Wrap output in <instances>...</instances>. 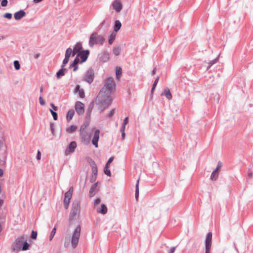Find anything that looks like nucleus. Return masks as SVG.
I'll return each instance as SVG.
<instances>
[{"label":"nucleus","instance_id":"obj_1","mask_svg":"<svg viewBox=\"0 0 253 253\" xmlns=\"http://www.w3.org/2000/svg\"><path fill=\"white\" fill-rule=\"evenodd\" d=\"M81 227L80 225H78L74 230L72 236H66L65 237L64 247L68 248L69 246L73 249L77 248L80 237Z\"/></svg>","mask_w":253,"mask_h":253},{"label":"nucleus","instance_id":"obj_2","mask_svg":"<svg viewBox=\"0 0 253 253\" xmlns=\"http://www.w3.org/2000/svg\"><path fill=\"white\" fill-rule=\"evenodd\" d=\"M97 101L100 112L102 113L111 104L112 98L110 95L99 92L97 96Z\"/></svg>","mask_w":253,"mask_h":253},{"label":"nucleus","instance_id":"obj_3","mask_svg":"<svg viewBox=\"0 0 253 253\" xmlns=\"http://www.w3.org/2000/svg\"><path fill=\"white\" fill-rule=\"evenodd\" d=\"M30 244L26 241L24 236L17 238L12 246L13 251H19L20 250L26 251L29 250Z\"/></svg>","mask_w":253,"mask_h":253},{"label":"nucleus","instance_id":"obj_4","mask_svg":"<svg viewBox=\"0 0 253 253\" xmlns=\"http://www.w3.org/2000/svg\"><path fill=\"white\" fill-rule=\"evenodd\" d=\"M115 84L113 79L111 77L108 78L105 82L104 86L100 90V92L107 93L110 95L115 90Z\"/></svg>","mask_w":253,"mask_h":253},{"label":"nucleus","instance_id":"obj_5","mask_svg":"<svg viewBox=\"0 0 253 253\" xmlns=\"http://www.w3.org/2000/svg\"><path fill=\"white\" fill-rule=\"evenodd\" d=\"M87 125L84 124L80 127V138L81 141L84 144L87 145L90 142L91 134L86 130Z\"/></svg>","mask_w":253,"mask_h":253},{"label":"nucleus","instance_id":"obj_6","mask_svg":"<svg viewBox=\"0 0 253 253\" xmlns=\"http://www.w3.org/2000/svg\"><path fill=\"white\" fill-rule=\"evenodd\" d=\"M105 41V39L101 35H98L97 33H93L91 34L89 40V45L90 47H93L94 45L99 44H103Z\"/></svg>","mask_w":253,"mask_h":253},{"label":"nucleus","instance_id":"obj_7","mask_svg":"<svg viewBox=\"0 0 253 253\" xmlns=\"http://www.w3.org/2000/svg\"><path fill=\"white\" fill-rule=\"evenodd\" d=\"M80 210V202L78 201H74L73 203L72 209L70 214V219H73L79 213Z\"/></svg>","mask_w":253,"mask_h":253},{"label":"nucleus","instance_id":"obj_8","mask_svg":"<svg viewBox=\"0 0 253 253\" xmlns=\"http://www.w3.org/2000/svg\"><path fill=\"white\" fill-rule=\"evenodd\" d=\"M73 191V187H71L69 190L66 192L65 194V197L64 199V205L66 209H67L69 207L70 199L72 198V192Z\"/></svg>","mask_w":253,"mask_h":253},{"label":"nucleus","instance_id":"obj_9","mask_svg":"<svg viewBox=\"0 0 253 253\" xmlns=\"http://www.w3.org/2000/svg\"><path fill=\"white\" fill-rule=\"evenodd\" d=\"M212 233L209 232L207 235L206 240V252L205 253H210V251L211 246Z\"/></svg>","mask_w":253,"mask_h":253},{"label":"nucleus","instance_id":"obj_10","mask_svg":"<svg viewBox=\"0 0 253 253\" xmlns=\"http://www.w3.org/2000/svg\"><path fill=\"white\" fill-rule=\"evenodd\" d=\"M77 148V143L76 141H72L69 144L68 147L65 151V155L68 156L71 153H73L75 152L76 148Z\"/></svg>","mask_w":253,"mask_h":253},{"label":"nucleus","instance_id":"obj_11","mask_svg":"<svg viewBox=\"0 0 253 253\" xmlns=\"http://www.w3.org/2000/svg\"><path fill=\"white\" fill-rule=\"evenodd\" d=\"M100 130L98 129H95L93 132V136L91 140L92 144L95 148L98 147V142L99 139Z\"/></svg>","mask_w":253,"mask_h":253},{"label":"nucleus","instance_id":"obj_12","mask_svg":"<svg viewBox=\"0 0 253 253\" xmlns=\"http://www.w3.org/2000/svg\"><path fill=\"white\" fill-rule=\"evenodd\" d=\"M94 79V73L93 71L90 69L87 71L85 73L84 80L89 84L93 82Z\"/></svg>","mask_w":253,"mask_h":253},{"label":"nucleus","instance_id":"obj_13","mask_svg":"<svg viewBox=\"0 0 253 253\" xmlns=\"http://www.w3.org/2000/svg\"><path fill=\"white\" fill-rule=\"evenodd\" d=\"M75 109L79 115H83L84 112V105L82 102L77 101L75 104Z\"/></svg>","mask_w":253,"mask_h":253},{"label":"nucleus","instance_id":"obj_14","mask_svg":"<svg viewBox=\"0 0 253 253\" xmlns=\"http://www.w3.org/2000/svg\"><path fill=\"white\" fill-rule=\"evenodd\" d=\"M89 53V50H86L82 51L77 54V56L81 59V63H83L87 60Z\"/></svg>","mask_w":253,"mask_h":253},{"label":"nucleus","instance_id":"obj_15","mask_svg":"<svg viewBox=\"0 0 253 253\" xmlns=\"http://www.w3.org/2000/svg\"><path fill=\"white\" fill-rule=\"evenodd\" d=\"M112 6L113 9L117 12H120L123 8V6L120 0H115L112 3Z\"/></svg>","mask_w":253,"mask_h":253},{"label":"nucleus","instance_id":"obj_16","mask_svg":"<svg viewBox=\"0 0 253 253\" xmlns=\"http://www.w3.org/2000/svg\"><path fill=\"white\" fill-rule=\"evenodd\" d=\"M82 49V45L81 43L80 42H77L76 44L74 46L73 49H72L73 51V56H74L78 53L81 52V50Z\"/></svg>","mask_w":253,"mask_h":253},{"label":"nucleus","instance_id":"obj_17","mask_svg":"<svg viewBox=\"0 0 253 253\" xmlns=\"http://www.w3.org/2000/svg\"><path fill=\"white\" fill-rule=\"evenodd\" d=\"M26 15V12L23 10H20L16 12L14 14V17L15 20H19Z\"/></svg>","mask_w":253,"mask_h":253},{"label":"nucleus","instance_id":"obj_18","mask_svg":"<svg viewBox=\"0 0 253 253\" xmlns=\"http://www.w3.org/2000/svg\"><path fill=\"white\" fill-rule=\"evenodd\" d=\"M96 211L98 213L105 214L107 212V208L105 204H102L101 205L100 207L96 208Z\"/></svg>","mask_w":253,"mask_h":253},{"label":"nucleus","instance_id":"obj_19","mask_svg":"<svg viewBox=\"0 0 253 253\" xmlns=\"http://www.w3.org/2000/svg\"><path fill=\"white\" fill-rule=\"evenodd\" d=\"M67 70L64 68L61 67V69L57 72L56 77L58 79H60L62 76L65 75Z\"/></svg>","mask_w":253,"mask_h":253},{"label":"nucleus","instance_id":"obj_20","mask_svg":"<svg viewBox=\"0 0 253 253\" xmlns=\"http://www.w3.org/2000/svg\"><path fill=\"white\" fill-rule=\"evenodd\" d=\"M75 90L77 92H78L80 97L82 98L84 97V92L83 89L80 88V86L79 85H77L76 87Z\"/></svg>","mask_w":253,"mask_h":253},{"label":"nucleus","instance_id":"obj_21","mask_svg":"<svg viewBox=\"0 0 253 253\" xmlns=\"http://www.w3.org/2000/svg\"><path fill=\"white\" fill-rule=\"evenodd\" d=\"M75 114V111L73 109L69 110L66 115V119L68 122H69L73 118Z\"/></svg>","mask_w":253,"mask_h":253},{"label":"nucleus","instance_id":"obj_22","mask_svg":"<svg viewBox=\"0 0 253 253\" xmlns=\"http://www.w3.org/2000/svg\"><path fill=\"white\" fill-rule=\"evenodd\" d=\"M162 95H164L168 100H171L172 98V95L169 88H165Z\"/></svg>","mask_w":253,"mask_h":253},{"label":"nucleus","instance_id":"obj_23","mask_svg":"<svg viewBox=\"0 0 253 253\" xmlns=\"http://www.w3.org/2000/svg\"><path fill=\"white\" fill-rule=\"evenodd\" d=\"M97 183L93 184L90 187L89 192V195L90 197H92L95 193V190L97 187Z\"/></svg>","mask_w":253,"mask_h":253},{"label":"nucleus","instance_id":"obj_24","mask_svg":"<svg viewBox=\"0 0 253 253\" xmlns=\"http://www.w3.org/2000/svg\"><path fill=\"white\" fill-rule=\"evenodd\" d=\"M219 175L218 171L216 170L215 169L212 172L211 175V179L212 180H216Z\"/></svg>","mask_w":253,"mask_h":253},{"label":"nucleus","instance_id":"obj_25","mask_svg":"<svg viewBox=\"0 0 253 253\" xmlns=\"http://www.w3.org/2000/svg\"><path fill=\"white\" fill-rule=\"evenodd\" d=\"M100 58L102 61L106 62L109 59V54L106 52H104Z\"/></svg>","mask_w":253,"mask_h":253},{"label":"nucleus","instance_id":"obj_26","mask_svg":"<svg viewBox=\"0 0 253 253\" xmlns=\"http://www.w3.org/2000/svg\"><path fill=\"white\" fill-rule=\"evenodd\" d=\"M139 178L137 180L136 186H135V197L136 200V201L138 200V197H139Z\"/></svg>","mask_w":253,"mask_h":253},{"label":"nucleus","instance_id":"obj_27","mask_svg":"<svg viewBox=\"0 0 253 253\" xmlns=\"http://www.w3.org/2000/svg\"><path fill=\"white\" fill-rule=\"evenodd\" d=\"M77 129V126L74 125H72L66 128V131L68 133H72L75 131Z\"/></svg>","mask_w":253,"mask_h":253},{"label":"nucleus","instance_id":"obj_28","mask_svg":"<svg viewBox=\"0 0 253 253\" xmlns=\"http://www.w3.org/2000/svg\"><path fill=\"white\" fill-rule=\"evenodd\" d=\"M71 55L73 56L72 49L70 47H69L66 50L65 57L69 59Z\"/></svg>","mask_w":253,"mask_h":253},{"label":"nucleus","instance_id":"obj_29","mask_svg":"<svg viewBox=\"0 0 253 253\" xmlns=\"http://www.w3.org/2000/svg\"><path fill=\"white\" fill-rule=\"evenodd\" d=\"M121 26L122 24L120 21L116 20L115 22L114 31L116 32L119 31L120 29Z\"/></svg>","mask_w":253,"mask_h":253},{"label":"nucleus","instance_id":"obj_30","mask_svg":"<svg viewBox=\"0 0 253 253\" xmlns=\"http://www.w3.org/2000/svg\"><path fill=\"white\" fill-rule=\"evenodd\" d=\"M122 68L120 67H116V75L117 79H119L122 75Z\"/></svg>","mask_w":253,"mask_h":253},{"label":"nucleus","instance_id":"obj_31","mask_svg":"<svg viewBox=\"0 0 253 253\" xmlns=\"http://www.w3.org/2000/svg\"><path fill=\"white\" fill-rule=\"evenodd\" d=\"M116 37V34L114 33H112L111 35L110 36L109 39V43L110 44H112L113 41H114Z\"/></svg>","mask_w":253,"mask_h":253},{"label":"nucleus","instance_id":"obj_32","mask_svg":"<svg viewBox=\"0 0 253 253\" xmlns=\"http://www.w3.org/2000/svg\"><path fill=\"white\" fill-rule=\"evenodd\" d=\"M104 172L107 176H111V171L109 169V166L105 165L104 169Z\"/></svg>","mask_w":253,"mask_h":253},{"label":"nucleus","instance_id":"obj_33","mask_svg":"<svg viewBox=\"0 0 253 253\" xmlns=\"http://www.w3.org/2000/svg\"><path fill=\"white\" fill-rule=\"evenodd\" d=\"M113 52L115 56H118L120 53V48L119 47L114 48Z\"/></svg>","mask_w":253,"mask_h":253},{"label":"nucleus","instance_id":"obj_34","mask_svg":"<svg viewBox=\"0 0 253 253\" xmlns=\"http://www.w3.org/2000/svg\"><path fill=\"white\" fill-rule=\"evenodd\" d=\"M56 227H55L53 228L52 231L51 232V233H50V235L49 236V240L50 241H51L52 240L53 238L54 237V236L56 233Z\"/></svg>","mask_w":253,"mask_h":253},{"label":"nucleus","instance_id":"obj_35","mask_svg":"<svg viewBox=\"0 0 253 253\" xmlns=\"http://www.w3.org/2000/svg\"><path fill=\"white\" fill-rule=\"evenodd\" d=\"M14 66L16 70H18L20 68V64L18 60H15L14 61Z\"/></svg>","mask_w":253,"mask_h":253},{"label":"nucleus","instance_id":"obj_36","mask_svg":"<svg viewBox=\"0 0 253 253\" xmlns=\"http://www.w3.org/2000/svg\"><path fill=\"white\" fill-rule=\"evenodd\" d=\"M50 112L53 116V119L55 121L57 120L58 118L57 113L51 109H50Z\"/></svg>","mask_w":253,"mask_h":253},{"label":"nucleus","instance_id":"obj_37","mask_svg":"<svg viewBox=\"0 0 253 253\" xmlns=\"http://www.w3.org/2000/svg\"><path fill=\"white\" fill-rule=\"evenodd\" d=\"M217 60H218V58H216V59H215L214 60H211V61H210L209 62V67H208V69H209L211 67V66H212L214 64H215V63H216L217 62Z\"/></svg>","mask_w":253,"mask_h":253},{"label":"nucleus","instance_id":"obj_38","mask_svg":"<svg viewBox=\"0 0 253 253\" xmlns=\"http://www.w3.org/2000/svg\"><path fill=\"white\" fill-rule=\"evenodd\" d=\"M69 60V58H67L65 57L63 61L61 67L64 68L65 66H66V64L68 62Z\"/></svg>","mask_w":253,"mask_h":253},{"label":"nucleus","instance_id":"obj_39","mask_svg":"<svg viewBox=\"0 0 253 253\" xmlns=\"http://www.w3.org/2000/svg\"><path fill=\"white\" fill-rule=\"evenodd\" d=\"M128 117H126L125 118V119L124 120V121H123V125L122 126V127H124V128H126V125L128 123Z\"/></svg>","mask_w":253,"mask_h":253},{"label":"nucleus","instance_id":"obj_40","mask_svg":"<svg viewBox=\"0 0 253 253\" xmlns=\"http://www.w3.org/2000/svg\"><path fill=\"white\" fill-rule=\"evenodd\" d=\"M125 128H124V127H121L120 131L122 134V139H124L125 138Z\"/></svg>","mask_w":253,"mask_h":253},{"label":"nucleus","instance_id":"obj_41","mask_svg":"<svg viewBox=\"0 0 253 253\" xmlns=\"http://www.w3.org/2000/svg\"><path fill=\"white\" fill-rule=\"evenodd\" d=\"M31 238L33 239H36L37 237V232L35 231H32V234H31Z\"/></svg>","mask_w":253,"mask_h":253},{"label":"nucleus","instance_id":"obj_42","mask_svg":"<svg viewBox=\"0 0 253 253\" xmlns=\"http://www.w3.org/2000/svg\"><path fill=\"white\" fill-rule=\"evenodd\" d=\"M114 113H115V109H113L111 110L109 112V113L108 114L107 117L109 118H111L113 116Z\"/></svg>","mask_w":253,"mask_h":253},{"label":"nucleus","instance_id":"obj_43","mask_svg":"<svg viewBox=\"0 0 253 253\" xmlns=\"http://www.w3.org/2000/svg\"><path fill=\"white\" fill-rule=\"evenodd\" d=\"M39 101H40V103L42 105H44L45 104L44 100L43 99V98H42V97L41 96H40V97H39Z\"/></svg>","mask_w":253,"mask_h":253},{"label":"nucleus","instance_id":"obj_44","mask_svg":"<svg viewBox=\"0 0 253 253\" xmlns=\"http://www.w3.org/2000/svg\"><path fill=\"white\" fill-rule=\"evenodd\" d=\"M79 62H80L79 58L77 56H76V58L74 59L73 63V64L77 65L79 63Z\"/></svg>","mask_w":253,"mask_h":253},{"label":"nucleus","instance_id":"obj_45","mask_svg":"<svg viewBox=\"0 0 253 253\" xmlns=\"http://www.w3.org/2000/svg\"><path fill=\"white\" fill-rule=\"evenodd\" d=\"M222 166V163L220 161L218 162L217 163V166L215 169L219 171V169L221 168Z\"/></svg>","mask_w":253,"mask_h":253},{"label":"nucleus","instance_id":"obj_46","mask_svg":"<svg viewBox=\"0 0 253 253\" xmlns=\"http://www.w3.org/2000/svg\"><path fill=\"white\" fill-rule=\"evenodd\" d=\"M4 17L7 19H11L12 17V14L10 13H6L4 15Z\"/></svg>","mask_w":253,"mask_h":253},{"label":"nucleus","instance_id":"obj_47","mask_svg":"<svg viewBox=\"0 0 253 253\" xmlns=\"http://www.w3.org/2000/svg\"><path fill=\"white\" fill-rule=\"evenodd\" d=\"M114 157H111L109 158V159L108 160V161H107V163H106V166H109V165L111 163H112V162L114 160Z\"/></svg>","mask_w":253,"mask_h":253},{"label":"nucleus","instance_id":"obj_48","mask_svg":"<svg viewBox=\"0 0 253 253\" xmlns=\"http://www.w3.org/2000/svg\"><path fill=\"white\" fill-rule=\"evenodd\" d=\"M7 0H2L1 4L2 6H6L7 5Z\"/></svg>","mask_w":253,"mask_h":253},{"label":"nucleus","instance_id":"obj_49","mask_svg":"<svg viewBox=\"0 0 253 253\" xmlns=\"http://www.w3.org/2000/svg\"><path fill=\"white\" fill-rule=\"evenodd\" d=\"M100 202V200L99 198H97L94 200V204L95 206H97Z\"/></svg>","mask_w":253,"mask_h":253},{"label":"nucleus","instance_id":"obj_50","mask_svg":"<svg viewBox=\"0 0 253 253\" xmlns=\"http://www.w3.org/2000/svg\"><path fill=\"white\" fill-rule=\"evenodd\" d=\"M159 77H157V78L155 79L154 83H153V86H155L157 85L158 82H159Z\"/></svg>","mask_w":253,"mask_h":253},{"label":"nucleus","instance_id":"obj_51","mask_svg":"<svg viewBox=\"0 0 253 253\" xmlns=\"http://www.w3.org/2000/svg\"><path fill=\"white\" fill-rule=\"evenodd\" d=\"M41 152L39 150H38V152H37L36 158L38 160H40L41 159Z\"/></svg>","mask_w":253,"mask_h":253},{"label":"nucleus","instance_id":"obj_52","mask_svg":"<svg viewBox=\"0 0 253 253\" xmlns=\"http://www.w3.org/2000/svg\"><path fill=\"white\" fill-rule=\"evenodd\" d=\"M92 172L94 174H97V167L96 166L92 168Z\"/></svg>","mask_w":253,"mask_h":253},{"label":"nucleus","instance_id":"obj_53","mask_svg":"<svg viewBox=\"0 0 253 253\" xmlns=\"http://www.w3.org/2000/svg\"><path fill=\"white\" fill-rule=\"evenodd\" d=\"M175 247H171L170 249V250H169V251L168 252V253H173L175 251Z\"/></svg>","mask_w":253,"mask_h":253},{"label":"nucleus","instance_id":"obj_54","mask_svg":"<svg viewBox=\"0 0 253 253\" xmlns=\"http://www.w3.org/2000/svg\"><path fill=\"white\" fill-rule=\"evenodd\" d=\"M50 105L54 110L56 111L57 110V107L55 106L53 103H51Z\"/></svg>","mask_w":253,"mask_h":253},{"label":"nucleus","instance_id":"obj_55","mask_svg":"<svg viewBox=\"0 0 253 253\" xmlns=\"http://www.w3.org/2000/svg\"><path fill=\"white\" fill-rule=\"evenodd\" d=\"M40 53H36L34 55V57L35 59H37L40 57Z\"/></svg>","mask_w":253,"mask_h":253},{"label":"nucleus","instance_id":"obj_56","mask_svg":"<svg viewBox=\"0 0 253 253\" xmlns=\"http://www.w3.org/2000/svg\"><path fill=\"white\" fill-rule=\"evenodd\" d=\"M156 68H154V69H153V71L152 72V75H155V74L156 73Z\"/></svg>","mask_w":253,"mask_h":253},{"label":"nucleus","instance_id":"obj_57","mask_svg":"<svg viewBox=\"0 0 253 253\" xmlns=\"http://www.w3.org/2000/svg\"><path fill=\"white\" fill-rule=\"evenodd\" d=\"M78 69V66L77 65L75 67H74L73 71L76 72Z\"/></svg>","mask_w":253,"mask_h":253},{"label":"nucleus","instance_id":"obj_58","mask_svg":"<svg viewBox=\"0 0 253 253\" xmlns=\"http://www.w3.org/2000/svg\"><path fill=\"white\" fill-rule=\"evenodd\" d=\"M77 65L73 64V63L72 62V63H71L70 65V68L75 67Z\"/></svg>","mask_w":253,"mask_h":253},{"label":"nucleus","instance_id":"obj_59","mask_svg":"<svg viewBox=\"0 0 253 253\" xmlns=\"http://www.w3.org/2000/svg\"><path fill=\"white\" fill-rule=\"evenodd\" d=\"M3 174V170L0 169V176H1V175H2Z\"/></svg>","mask_w":253,"mask_h":253},{"label":"nucleus","instance_id":"obj_60","mask_svg":"<svg viewBox=\"0 0 253 253\" xmlns=\"http://www.w3.org/2000/svg\"><path fill=\"white\" fill-rule=\"evenodd\" d=\"M3 204V201L1 199H0V207L2 206Z\"/></svg>","mask_w":253,"mask_h":253},{"label":"nucleus","instance_id":"obj_61","mask_svg":"<svg viewBox=\"0 0 253 253\" xmlns=\"http://www.w3.org/2000/svg\"><path fill=\"white\" fill-rule=\"evenodd\" d=\"M155 86H152V88H151V92H153L154 90L155 89Z\"/></svg>","mask_w":253,"mask_h":253},{"label":"nucleus","instance_id":"obj_62","mask_svg":"<svg viewBox=\"0 0 253 253\" xmlns=\"http://www.w3.org/2000/svg\"><path fill=\"white\" fill-rule=\"evenodd\" d=\"M3 145V142L2 141H0V147Z\"/></svg>","mask_w":253,"mask_h":253},{"label":"nucleus","instance_id":"obj_63","mask_svg":"<svg viewBox=\"0 0 253 253\" xmlns=\"http://www.w3.org/2000/svg\"><path fill=\"white\" fill-rule=\"evenodd\" d=\"M50 127H51V130H52V133H53V130H53V127H52V125H51V126H50Z\"/></svg>","mask_w":253,"mask_h":253},{"label":"nucleus","instance_id":"obj_64","mask_svg":"<svg viewBox=\"0 0 253 253\" xmlns=\"http://www.w3.org/2000/svg\"><path fill=\"white\" fill-rule=\"evenodd\" d=\"M42 91H43V88H42V87H41L40 88V92H42Z\"/></svg>","mask_w":253,"mask_h":253}]
</instances>
